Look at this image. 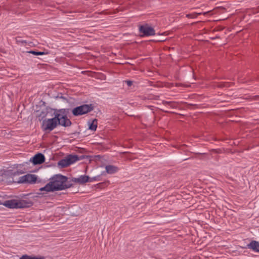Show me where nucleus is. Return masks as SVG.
<instances>
[{
    "label": "nucleus",
    "mask_w": 259,
    "mask_h": 259,
    "mask_svg": "<svg viewBox=\"0 0 259 259\" xmlns=\"http://www.w3.org/2000/svg\"><path fill=\"white\" fill-rule=\"evenodd\" d=\"M20 259H44V257L41 256L37 257L23 255L20 258Z\"/></svg>",
    "instance_id": "14"
},
{
    "label": "nucleus",
    "mask_w": 259,
    "mask_h": 259,
    "mask_svg": "<svg viewBox=\"0 0 259 259\" xmlns=\"http://www.w3.org/2000/svg\"><path fill=\"white\" fill-rule=\"evenodd\" d=\"M45 160V156L40 153L36 154L30 159V161L32 162L34 165L40 164L42 163Z\"/></svg>",
    "instance_id": "9"
},
{
    "label": "nucleus",
    "mask_w": 259,
    "mask_h": 259,
    "mask_svg": "<svg viewBox=\"0 0 259 259\" xmlns=\"http://www.w3.org/2000/svg\"><path fill=\"white\" fill-rule=\"evenodd\" d=\"M37 176L35 175L27 174L19 178L18 183L34 184L37 181Z\"/></svg>",
    "instance_id": "8"
},
{
    "label": "nucleus",
    "mask_w": 259,
    "mask_h": 259,
    "mask_svg": "<svg viewBox=\"0 0 259 259\" xmlns=\"http://www.w3.org/2000/svg\"><path fill=\"white\" fill-rule=\"evenodd\" d=\"M54 115L57 119V125H60L64 127L70 126L72 123L66 115V110L65 109H61L54 112Z\"/></svg>",
    "instance_id": "2"
},
{
    "label": "nucleus",
    "mask_w": 259,
    "mask_h": 259,
    "mask_svg": "<svg viewBox=\"0 0 259 259\" xmlns=\"http://www.w3.org/2000/svg\"><path fill=\"white\" fill-rule=\"evenodd\" d=\"M94 109L92 104H83L73 109L72 113L74 116H80L90 112Z\"/></svg>",
    "instance_id": "5"
},
{
    "label": "nucleus",
    "mask_w": 259,
    "mask_h": 259,
    "mask_svg": "<svg viewBox=\"0 0 259 259\" xmlns=\"http://www.w3.org/2000/svg\"><path fill=\"white\" fill-rule=\"evenodd\" d=\"M57 119L55 116L52 118H46L44 119L41 123V128L45 132H50L57 126Z\"/></svg>",
    "instance_id": "4"
},
{
    "label": "nucleus",
    "mask_w": 259,
    "mask_h": 259,
    "mask_svg": "<svg viewBox=\"0 0 259 259\" xmlns=\"http://www.w3.org/2000/svg\"><path fill=\"white\" fill-rule=\"evenodd\" d=\"M125 82L126 83L128 87H130L133 84V81L131 80H125Z\"/></svg>",
    "instance_id": "16"
},
{
    "label": "nucleus",
    "mask_w": 259,
    "mask_h": 259,
    "mask_svg": "<svg viewBox=\"0 0 259 259\" xmlns=\"http://www.w3.org/2000/svg\"><path fill=\"white\" fill-rule=\"evenodd\" d=\"M27 53L33 54L34 55L37 56V55H44L48 54V53L45 52H38V51H28Z\"/></svg>",
    "instance_id": "15"
},
{
    "label": "nucleus",
    "mask_w": 259,
    "mask_h": 259,
    "mask_svg": "<svg viewBox=\"0 0 259 259\" xmlns=\"http://www.w3.org/2000/svg\"><path fill=\"white\" fill-rule=\"evenodd\" d=\"M105 169L106 172L109 174H114L117 172L119 170L117 166L112 165H106L105 166Z\"/></svg>",
    "instance_id": "12"
},
{
    "label": "nucleus",
    "mask_w": 259,
    "mask_h": 259,
    "mask_svg": "<svg viewBox=\"0 0 259 259\" xmlns=\"http://www.w3.org/2000/svg\"><path fill=\"white\" fill-rule=\"evenodd\" d=\"M89 181V177L85 175H81L77 178H73L72 181L79 184H83Z\"/></svg>",
    "instance_id": "10"
},
{
    "label": "nucleus",
    "mask_w": 259,
    "mask_h": 259,
    "mask_svg": "<svg viewBox=\"0 0 259 259\" xmlns=\"http://www.w3.org/2000/svg\"><path fill=\"white\" fill-rule=\"evenodd\" d=\"M89 129L92 131H96L97 127V120L95 119L92 121L88 122Z\"/></svg>",
    "instance_id": "13"
},
{
    "label": "nucleus",
    "mask_w": 259,
    "mask_h": 259,
    "mask_svg": "<svg viewBox=\"0 0 259 259\" xmlns=\"http://www.w3.org/2000/svg\"><path fill=\"white\" fill-rule=\"evenodd\" d=\"M79 160L76 155H69L65 159L59 161L58 164L61 167H64L74 163Z\"/></svg>",
    "instance_id": "6"
},
{
    "label": "nucleus",
    "mask_w": 259,
    "mask_h": 259,
    "mask_svg": "<svg viewBox=\"0 0 259 259\" xmlns=\"http://www.w3.org/2000/svg\"><path fill=\"white\" fill-rule=\"evenodd\" d=\"M139 30L140 32L142 34V36H152L155 33L153 28L147 24L139 26Z\"/></svg>",
    "instance_id": "7"
},
{
    "label": "nucleus",
    "mask_w": 259,
    "mask_h": 259,
    "mask_svg": "<svg viewBox=\"0 0 259 259\" xmlns=\"http://www.w3.org/2000/svg\"><path fill=\"white\" fill-rule=\"evenodd\" d=\"M3 205L9 208H22L29 207L31 203L24 200L11 199L5 201Z\"/></svg>",
    "instance_id": "3"
},
{
    "label": "nucleus",
    "mask_w": 259,
    "mask_h": 259,
    "mask_svg": "<svg viewBox=\"0 0 259 259\" xmlns=\"http://www.w3.org/2000/svg\"><path fill=\"white\" fill-rule=\"evenodd\" d=\"M67 178L60 174L55 175L50 179V182L39 189L40 191L54 192L65 190L70 188L71 184L67 182Z\"/></svg>",
    "instance_id": "1"
},
{
    "label": "nucleus",
    "mask_w": 259,
    "mask_h": 259,
    "mask_svg": "<svg viewBox=\"0 0 259 259\" xmlns=\"http://www.w3.org/2000/svg\"><path fill=\"white\" fill-rule=\"evenodd\" d=\"M246 247L255 252H259V242L254 240L251 241L247 245Z\"/></svg>",
    "instance_id": "11"
}]
</instances>
